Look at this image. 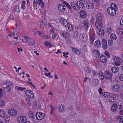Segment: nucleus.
Masks as SVG:
<instances>
[{
  "label": "nucleus",
  "mask_w": 123,
  "mask_h": 123,
  "mask_svg": "<svg viewBox=\"0 0 123 123\" xmlns=\"http://www.w3.org/2000/svg\"><path fill=\"white\" fill-rule=\"evenodd\" d=\"M63 3V4L65 5L67 7L68 9H71L72 8V7L70 6V5L67 2L64 1Z\"/></svg>",
  "instance_id": "29"
},
{
  "label": "nucleus",
  "mask_w": 123,
  "mask_h": 123,
  "mask_svg": "<svg viewBox=\"0 0 123 123\" xmlns=\"http://www.w3.org/2000/svg\"><path fill=\"white\" fill-rule=\"evenodd\" d=\"M70 4L74 9L75 10H77L78 9V7L77 6L76 3V4L74 2H70Z\"/></svg>",
  "instance_id": "20"
},
{
  "label": "nucleus",
  "mask_w": 123,
  "mask_h": 123,
  "mask_svg": "<svg viewBox=\"0 0 123 123\" xmlns=\"http://www.w3.org/2000/svg\"><path fill=\"white\" fill-rule=\"evenodd\" d=\"M113 5V3H111V7L110 9V10H115L114 7L112 6V5Z\"/></svg>",
  "instance_id": "60"
},
{
  "label": "nucleus",
  "mask_w": 123,
  "mask_h": 123,
  "mask_svg": "<svg viewBox=\"0 0 123 123\" xmlns=\"http://www.w3.org/2000/svg\"><path fill=\"white\" fill-rule=\"evenodd\" d=\"M15 35V33L13 32L12 33H10L9 35H8V36L11 37V36H13Z\"/></svg>",
  "instance_id": "49"
},
{
  "label": "nucleus",
  "mask_w": 123,
  "mask_h": 123,
  "mask_svg": "<svg viewBox=\"0 0 123 123\" xmlns=\"http://www.w3.org/2000/svg\"><path fill=\"white\" fill-rule=\"evenodd\" d=\"M67 27H68V29L70 31H72L73 29V27L72 25L69 23L68 24V26H67Z\"/></svg>",
  "instance_id": "31"
},
{
  "label": "nucleus",
  "mask_w": 123,
  "mask_h": 123,
  "mask_svg": "<svg viewBox=\"0 0 123 123\" xmlns=\"http://www.w3.org/2000/svg\"><path fill=\"white\" fill-rule=\"evenodd\" d=\"M102 18L99 17L96 19L95 23L96 28L98 29L101 28L103 26V23L101 20Z\"/></svg>",
  "instance_id": "2"
},
{
  "label": "nucleus",
  "mask_w": 123,
  "mask_h": 123,
  "mask_svg": "<svg viewBox=\"0 0 123 123\" xmlns=\"http://www.w3.org/2000/svg\"><path fill=\"white\" fill-rule=\"evenodd\" d=\"M5 116L4 111L2 110H0V117L3 118Z\"/></svg>",
  "instance_id": "32"
},
{
  "label": "nucleus",
  "mask_w": 123,
  "mask_h": 123,
  "mask_svg": "<svg viewBox=\"0 0 123 123\" xmlns=\"http://www.w3.org/2000/svg\"><path fill=\"white\" fill-rule=\"evenodd\" d=\"M94 20L93 18H92L90 20V23L92 25H93L94 24Z\"/></svg>",
  "instance_id": "51"
},
{
  "label": "nucleus",
  "mask_w": 123,
  "mask_h": 123,
  "mask_svg": "<svg viewBox=\"0 0 123 123\" xmlns=\"http://www.w3.org/2000/svg\"><path fill=\"white\" fill-rule=\"evenodd\" d=\"M82 38L83 39L82 41L84 43L86 42L87 39V35L85 33H83L82 34Z\"/></svg>",
  "instance_id": "18"
},
{
  "label": "nucleus",
  "mask_w": 123,
  "mask_h": 123,
  "mask_svg": "<svg viewBox=\"0 0 123 123\" xmlns=\"http://www.w3.org/2000/svg\"><path fill=\"white\" fill-rule=\"evenodd\" d=\"M14 18V16L12 15H10L8 18L10 20H13Z\"/></svg>",
  "instance_id": "52"
},
{
  "label": "nucleus",
  "mask_w": 123,
  "mask_h": 123,
  "mask_svg": "<svg viewBox=\"0 0 123 123\" xmlns=\"http://www.w3.org/2000/svg\"><path fill=\"white\" fill-rule=\"evenodd\" d=\"M113 7L114 8L115 10L117 11V5L115 4H113Z\"/></svg>",
  "instance_id": "53"
},
{
  "label": "nucleus",
  "mask_w": 123,
  "mask_h": 123,
  "mask_svg": "<svg viewBox=\"0 0 123 123\" xmlns=\"http://www.w3.org/2000/svg\"><path fill=\"white\" fill-rule=\"evenodd\" d=\"M77 6L79 8H83L84 7V5L82 2L80 1H78L76 2Z\"/></svg>",
  "instance_id": "16"
},
{
  "label": "nucleus",
  "mask_w": 123,
  "mask_h": 123,
  "mask_svg": "<svg viewBox=\"0 0 123 123\" xmlns=\"http://www.w3.org/2000/svg\"><path fill=\"white\" fill-rule=\"evenodd\" d=\"M120 80L122 81H123V74L119 76Z\"/></svg>",
  "instance_id": "55"
},
{
  "label": "nucleus",
  "mask_w": 123,
  "mask_h": 123,
  "mask_svg": "<svg viewBox=\"0 0 123 123\" xmlns=\"http://www.w3.org/2000/svg\"><path fill=\"white\" fill-rule=\"evenodd\" d=\"M50 73L49 72L48 73H45L44 74L46 76H47L48 77L51 78L52 77L50 76Z\"/></svg>",
  "instance_id": "47"
},
{
  "label": "nucleus",
  "mask_w": 123,
  "mask_h": 123,
  "mask_svg": "<svg viewBox=\"0 0 123 123\" xmlns=\"http://www.w3.org/2000/svg\"><path fill=\"white\" fill-rule=\"evenodd\" d=\"M102 94L103 96L106 97H108V94H109V96L110 95L108 93V92H103V93H102Z\"/></svg>",
  "instance_id": "40"
},
{
  "label": "nucleus",
  "mask_w": 123,
  "mask_h": 123,
  "mask_svg": "<svg viewBox=\"0 0 123 123\" xmlns=\"http://www.w3.org/2000/svg\"><path fill=\"white\" fill-rule=\"evenodd\" d=\"M84 24L83 26L84 27V28L86 30H87L88 28V26L87 23L86 21H84L83 22Z\"/></svg>",
  "instance_id": "35"
},
{
  "label": "nucleus",
  "mask_w": 123,
  "mask_h": 123,
  "mask_svg": "<svg viewBox=\"0 0 123 123\" xmlns=\"http://www.w3.org/2000/svg\"><path fill=\"white\" fill-rule=\"evenodd\" d=\"M2 93V89L1 88L0 89V98H1L3 96Z\"/></svg>",
  "instance_id": "54"
},
{
  "label": "nucleus",
  "mask_w": 123,
  "mask_h": 123,
  "mask_svg": "<svg viewBox=\"0 0 123 123\" xmlns=\"http://www.w3.org/2000/svg\"><path fill=\"white\" fill-rule=\"evenodd\" d=\"M44 23L43 22V21L41 20L40 22V25L41 27V28H42L43 29L44 28Z\"/></svg>",
  "instance_id": "43"
},
{
  "label": "nucleus",
  "mask_w": 123,
  "mask_h": 123,
  "mask_svg": "<svg viewBox=\"0 0 123 123\" xmlns=\"http://www.w3.org/2000/svg\"><path fill=\"white\" fill-rule=\"evenodd\" d=\"M98 33L99 36L102 37L105 34L104 30H103L100 29L98 31Z\"/></svg>",
  "instance_id": "22"
},
{
  "label": "nucleus",
  "mask_w": 123,
  "mask_h": 123,
  "mask_svg": "<svg viewBox=\"0 0 123 123\" xmlns=\"http://www.w3.org/2000/svg\"><path fill=\"white\" fill-rule=\"evenodd\" d=\"M5 104L4 102L2 101L0 102V106H4Z\"/></svg>",
  "instance_id": "59"
},
{
  "label": "nucleus",
  "mask_w": 123,
  "mask_h": 123,
  "mask_svg": "<svg viewBox=\"0 0 123 123\" xmlns=\"http://www.w3.org/2000/svg\"><path fill=\"white\" fill-rule=\"evenodd\" d=\"M108 43L109 46H111L113 44V40H112V39H111V40H109L108 41Z\"/></svg>",
  "instance_id": "44"
},
{
  "label": "nucleus",
  "mask_w": 123,
  "mask_h": 123,
  "mask_svg": "<svg viewBox=\"0 0 123 123\" xmlns=\"http://www.w3.org/2000/svg\"><path fill=\"white\" fill-rule=\"evenodd\" d=\"M100 94H101L102 91V88H100L98 90Z\"/></svg>",
  "instance_id": "64"
},
{
  "label": "nucleus",
  "mask_w": 123,
  "mask_h": 123,
  "mask_svg": "<svg viewBox=\"0 0 123 123\" xmlns=\"http://www.w3.org/2000/svg\"><path fill=\"white\" fill-rule=\"evenodd\" d=\"M58 9L60 11L63 12L66 9V7L63 5L62 4H60L58 6Z\"/></svg>",
  "instance_id": "11"
},
{
  "label": "nucleus",
  "mask_w": 123,
  "mask_h": 123,
  "mask_svg": "<svg viewBox=\"0 0 123 123\" xmlns=\"http://www.w3.org/2000/svg\"><path fill=\"white\" fill-rule=\"evenodd\" d=\"M10 120V118L9 116H6L4 117V120L6 123H8Z\"/></svg>",
  "instance_id": "24"
},
{
  "label": "nucleus",
  "mask_w": 123,
  "mask_h": 123,
  "mask_svg": "<svg viewBox=\"0 0 123 123\" xmlns=\"http://www.w3.org/2000/svg\"><path fill=\"white\" fill-rule=\"evenodd\" d=\"M116 97L114 94H112L109 98V100L111 102H114L116 100Z\"/></svg>",
  "instance_id": "12"
},
{
  "label": "nucleus",
  "mask_w": 123,
  "mask_h": 123,
  "mask_svg": "<svg viewBox=\"0 0 123 123\" xmlns=\"http://www.w3.org/2000/svg\"><path fill=\"white\" fill-rule=\"evenodd\" d=\"M102 46L104 49H106L107 47V40L105 39H103L102 41Z\"/></svg>",
  "instance_id": "10"
},
{
  "label": "nucleus",
  "mask_w": 123,
  "mask_h": 123,
  "mask_svg": "<svg viewBox=\"0 0 123 123\" xmlns=\"http://www.w3.org/2000/svg\"><path fill=\"white\" fill-rule=\"evenodd\" d=\"M18 51L19 52H20V51L22 52L23 51V49L22 48L20 49L18 48H17Z\"/></svg>",
  "instance_id": "62"
},
{
  "label": "nucleus",
  "mask_w": 123,
  "mask_h": 123,
  "mask_svg": "<svg viewBox=\"0 0 123 123\" xmlns=\"http://www.w3.org/2000/svg\"><path fill=\"white\" fill-rule=\"evenodd\" d=\"M107 10L108 13L110 15L112 16H114L116 15V11L117 10H110L109 7L108 8Z\"/></svg>",
  "instance_id": "9"
},
{
  "label": "nucleus",
  "mask_w": 123,
  "mask_h": 123,
  "mask_svg": "<svg viewBox=\"0 0 123 123\" xmlns=\"http://www.w3.org/2000/svg\"><path fill=\"white\" fill-rule=\"evenodd\" d=\"M100 61L103 63H105L107 61L106 57L104 55H101L100 58Z\"/></svg>",
  "instance_id": "13"
},
{
  "label": "nucleus",
  "mask_w": 123,
  "mask_h": 123,
  "mask_svg": "<svg viewBox=\"0 0 123 123\" xmlns=\"http://www.w3.org/2000/svg\"><path fill=\"white\" fill-rule=\"evenodd\" d=\"M110 38L112 39L113 40H115L117 38V37L114 34H112L110 36Z\"/></svg>",
  "instance_id": "39"
},
{
  "label": "nucleus",
  "mask_w": 123,
  "mask_h": 123,
  "mask_svg": "<svg viewBox=\"0 0 123 123\" xmlns=\"http://www.w3.org/2000/svg\"><path fill=\"white\" fill-rule=\"evenodd\" d=\"M113 74L110 71L106 70L104 72L105 79L106 80H109L110 82H112V79Z\"/></svg>",
  "instance_id": "1"
},
{
  "label": "nucleus",
  "mask_w": 123,
  "mask_h": 123,
  "mask_svg": "<svg viewBox=\"0 0 123 123\" xmlns=\"http://www.w3.org/2000/svg\"><path fill=\"white\" fill-rule=\"evenodd\" d=\"M113 60L114 62V64L117 66H119L123 62V61L120 58L118 57L115 56L114 57Z\"/></svg>",
  "instance_id": "4"
},
{
  "label": "nucleus",
  "mask_w": 123,
  "mask_h": 123,
  "mask_svg": "<svg viewBox=\"0 0 123 123\" xmlns=\"http://www.w3.org/2000/svg\"><path fill=\"white\" fill-rule=\"evenodd\" d=\"M80 16L82 18H84L86 17V12L84 10H81L80 11Z\"/></svg>",
  "instance_id": "15"
},
{
  "label": "nucleus",
  "mask_w": 123,
  "mask_h": 123,
  "mask_svg": "<svg viewBox=\"0 0 123 123\" xmlns=\"http://www.w3.org/2000/svg\"><path fill=\"white\" fill-rule=\"evenodd\" d=\"M65 106L64 105H61L59 106L58 109L59 111L61 112H64L65 110Z\"/></svg>",
  "instance_id": "17"
},
{
  "label": "nucleus",
  "mask_w": 123,
  "mask_h": 123,
  "mask_svg": "<svg viewBox=\"0 0 123 123\" xmlns=\"http://www.w3.org/2000/svg\"><path fill=\"white\" fill-rule=\"evenodd\" d=\"M120 24L122 27H123V19H121L120 21Z\"/></svg>",
  "instance_id": "57"
},
{
  "label": "nucleus",
  "mask_w": 123,
  "mask_h": 123,
  "mask_svg": "<svg viewBox=\"0 0 123 123\" xmlns=\"http://www.w3.org/2000/svg\"><path fill=\"white\" fill-rule=\"evenodd\" d=\"M18 89L20 90L21 91H23L24 90L26 89V88H22L21 87H18Z\"/></svg>",
  "instance_id": "50"
},
{
  "label": "nucleus",
  "mask_w": 123,
  "mask_h": 123,
  "mask_svg": "<svg viewBox=\"0 0 123 123\" xmlns=\"http://www.w3.org/2000/svg\"><path fill=\"white\" fill-rule=\"evenodd\" d=\"M4 90L5 91V92H8L11 91V88L9 86H7L4 88Z\"/></svg>",
  "instance_id": "34"
},
{
  "label": "nucleus",
  "mask_w": 123,
  "mask_h": 123,
  "mask_svg": "<svg viewBox=\"0 0 123 123\" xmlns=\"http://www.w3.org/2000/svg\"><path fill=\"white\" fill-rule=\"evenodd\" d=\"M72 51L75 54L78 55H80V51L77 49L74 48H72Z\"/></svg>",
  "instance_id": "21"
},
{
  "label": "nucleus",
  "mask_w": 123,
  "mask_h": 123,
  "mask_svg": "<svg viewBox=\"0 0 123 123\" xmlns=\"http://www.w3.org/2000/svg\"><path fill=\"white\" fill-rule=\"evenodd\" d=\"M61 34L62 36L65 37V38H68L70 37V34H68L67 32H65V31H62Z\"/></svg>",
  "instance_id": "14"
},
{
  "label": "nucleus",
  "mask_w": 123,
  "mask_h": 123,
  "mask_svg": "<svg viewBox=\"0 0 123 123\" xmlns=\"http://www.w3.org/2000/svg\"><path fill=\"white\" fill-rule=\"evenodd\" d=\"M117 119L118 120L123 121V116H119L117 117Z\"/></svg>",
  "instance_id": "41"
},
{
  "label": "nucleus",
  "mask_w": 123,
  "mask_h": 123,
  "mask_svg": "<svg viewBox=\"0 0 123 123\" xmlns=\"http://www.w3.org/2000/svg\"><path fill=\"white\" fill-rule=\"evenodd\" d=\"M26 2L25 0H23V1L21 3V9L22 10L24 9L25 8V3Z\"/></svg>",
  "instance_id": "28"
},
{
  "label": "nucleus",
  "mask_w": 123,
  "mask_h": 123,
  "mask_svg": "<svg viewBox=\"0 0 123 123\" xmlns=\"http://www.w3.org/2000/svg\"><path fill=\"white\" fill-rule=\"evenodd\" d=\"M98 73H99V75L101 77L100 78L101 80H103L104 78H105L104 73V74L101 71H99Z\"/></svg>",
  "instance_id": "25"
},
{
  "label": "nucleus",
  "mask_w": 123,
  "mask_h": 123,
  "mask_svg": "<svg viewBox=\"0 0 123 123\" xmlns=\"http://www.w3.org/2000/svg\"><path fill=\"white\" fill-rule=\"evenodd\" d=\"M25 94L28 98H30L31 99L34 97L33 93L32 91L30 90H27L25 92Z\"/></svg>",
  "instance_id": "6"
},
{
  "label": "nucleus",
  "mask_w": 123,
  "mask_h": 123,
  "mask_svg": "<svg viewBox=\"0 0 123 123\" xmlns=\"http://www.w3.org/2000/svg\"><path fill=\"white\" fill-rule=\"evenodd\" d=\"M33 6L35 7H36L37 6V2H33Z\"/></svg>",
  "instance_id": "61"
},
{
  "label": "nucleus",
  "mask_w": 123,
  "mask_h": 123,
  "mask_svg": "<svg viewBox=\"0 0 123 123\" xmlns=\"http://www.w3.org/2000/svg\"><path fill=\"white\" fill-rule=\"evenodd\" d=\"M29 117L31 118H33V114L31 111H29V113L28 114Z\"/></svg>",
  "instance_id": "42"
},
{
  "label": "nucleus",
  "mask_w": 123,
  "mask_h": 123,
  "mask_svg": "<svg viewBox=\"0 0 123 123\" xmlns=\"http://www.w3.org/2000/svg\"><path fill=\"white\" fill-rule=\"evenodd\" d=\"M94 45L95 46L98 47V48H99L101 46V43L100 41L98 40L96 41L95 42Z\"/></svg>",
  "instance_id": "27"
},
{
  "label": "nucleus",
  "mask_w": 123,
  "mask_h": 123,
  "mask_svg": "<svg viewBox=\"0 0 123 123\" xmlns=\"http://www.w3.org/2000/svg\"><path fill=\"white\" fill-rule=\"evenodd\" d=\"M64 20V22H63V23H62V25H63L65 27H67V26H68V23L67 22L66 20Z\"/></svg>",
  "instance_id": "36"
},
{
  "label": "nucleus",
  "mask_w": 123,
  "mask_h": 123,
  "mask_svg": "<svg viewBox=\"0 0 123 123\" xmlns=\"http://www.w3.org/2000/svg\"><path fill=\"white\" fill-rule=\"evenodd\" d=\"M105 55L108 58L110 57V55L109 52L107 51H105L104 52Z\"/></svg>",
  "instance_id": "45"
},
{
  "label": "nucleus",
  "mask_w": 123,
  "mask_h": 123,
  "mask_svg": "<svg viewBox=\"0 0 123 123\" xmlns=\"http://www.w3.org/2000/svg\"><path fill=\"white\" fill-rule=\"evenodd\" d=\"M93 83H94L95 85L96 86L98 84V81L97 79H95L94 80Z\"/></svg>",
  "instance_id": "46"
},
{
  "label": "nucleus",
  "mask_w": 123,
  "mask_h": 123,
  "mask_svg": "<svg viewBox=\"0 0 123 123\" xmlns=\"http://www.w3.org/2000/svg\"><path fill=\"white\" fill-rule=\"evenodd\" d=\"M44 116V114L40 112H37L36 114V118L38 120H41L43 119Z\"/></svg>",
  "instance_id": "3"
},
{
  "label": "nucleus",
  "mask_w": 123,
  "mask_h": 123,
  "mask_svg": "<svg viewBox=\"0 0 123 123\" xmlns=\"http://www.w3.org/2000/svg\"><path fill=\"white\" fill-rule=\"evenodd\" d=\"M86 7L89 9H92L94 7V5L93 2L92 1L88 0L86 1Z\"/></svg>",
  "instance_id": "5"
},
{
  "label": "nucleus",
  "mask_w": 123,
  "mask_h": 123,
  "mask_svg": "<svg viewBox=\"0 0 123 123\" xmlns=\"http://www.w3.org/2000/svg\"><path fill=\"white\" fill-rule=\"evenodd\" d=\"M65 20V19H63L62 18H60L59 19V21L61 23V24L62 25V23H63V22H64V20Z\"/></svg>",
  "instance_id": "56"
},
{
  "label": "nucleus",
  "mask_w": 123,
  "mask_h": 123,
  "mask_svg": "<svg viewBox=\"0 0 123 123\" xmlns=\"http://www.w3.org/2000/svg\"><path fill=\"white\" fill-rule=\"evenodd\" d=\"M111 70L113 73H116L118 71L119 69L117 67H112L111 68Z\"/></svg>",
  "instance_id": "23"
},
{
  "label": "nucleus",
  "mask_w": 123,
  "mask_h": 123,
  "mask_svg": "<svg viewBox=\"0 0 123 123\" xmlns=\"http://www.w3.org/2000/svg\"><path fill=\"white\" fill-rule=\"evenodd\" d=\"M49 42L48 41H46L44 43V44L47 46H48V45H49Z\"/></svg>",
  "instance_id": "63"
},
{
  "label": "nucleus",
  "mask_w": 123,
  "mask_h": 123,
  "mask_svg": "<svg viewBox=\"0 0 123 123\" xmlns=\"http://www.w3.org/2000/svg\"><path fill=\"white\" fill-rule=\"evenodd\" d=\"M26 117L25 116H21L19 117L17 119L18 122L19 123H23L26 120Z\"/></svg>",
  "instance_id": "7"
},
{
  "label": "nucleus",
  "mask_w": 123,
  "mask_h": 123,
  "mask_svg": "<svg viewBox=\"0 0 123 123\" xmlns=\"http://www.w3.org/2000/svg\"><path fill=\"white\" fill-rule=\"evenodd\" d=\"M27 42L29 43L30 44H32V45H34L35 43V41L33 39L30 38H28Z\"/></svg>",
  "instance_id": "26"
},
{
  "label": "nucleus",
  "mask_w": 123,
  "mask_h": 123,
  "mask_svg": "<svg viewBox=\"0 0 123 123\" xmlns=\"http://www.w3.org/2000/svg\"><path fill=\"white\" fill-rule=\"evenodd\" d=\"M84 69L88 73H90L91 72V69L89 67H86Z\"/></svg>",
  "instance_id": "38"
},
{
  "label": "nucleus",
  "mask_w": 123,
  "mask_h": 123,
  "mask_svg": "<svg viewBox=\"0 0 123 123\" xmlns=\"http://www.w3.org/2000/svg\"><path fill=\"white\" fill-rule=\"evenodd\" d=\"M8 113L9 114L12 116H14L17 114L16 111L14 109H11L8 111Z\"/></svg>",
  "instance_id": "8"
},
{
  "label": "nucleus",
  "mask_w": 123,
  "mask_h": 123,
  "mask_svg": "<svg viewBox=\"0 0 123 123\" xmlns=\"http://www.w3.org/2000/svg\"><path fill=\"white\" fill-rule=\"evenodd\" d=\"M119 86L118 85L115 84L112 87L113 90L117 92L119 90Z\"/></svg>",
  "instance_id": "19"
},
{
  "label": "nucleus",
  "mask_w": 123,
  "mask_h": 123,
  "mask_svg": "<svg viewBox=\"0 0 123 123\" xmlns=\"http://www.w3.org/2000/svg\"><path fill=\"white\" fill-rule=\"evenodd\" d=\"M113 107H114V109H113L112 111L113 112H114L116 111L117 110V104H113Z\"/></svg>",
  "instance_id": "37"
},
{
  "label": "nucleus",
  "mask_w": 123,
  "mask_h": 123,
  "mask_svg": "<svg viewBox=\"0 0 123 123\" xmlns=\"http://www.w3.org/2000/svg\"><path fill=\"white\" fill-rule=\"evenodd\" d=\"M95 39L94 36L93 35H92L90 38V43L91 45L93 44V42Z\"/></svg>",
  "instance_id": "30"
},
{
  "label": "nucleus",
  "mask_w": 123,
  "mask_h": 123,
  "mask_svg": "<svg viewBox=\"0 0 123 123\" xmlns=\"http://www.w3.org/2000/svg\"><path fill=\"white\" fill-rule=\"evenodd\" d=\"M42 1V0H37V4L39 6Z\"/></svg>",
  "instance_id": "58"
},
{
  "label": "nucleus",
  "mask_w": 123,
  "mask_h": 123,
  "mask_svg": "<svg viewBox=\"0 0 123 123\" xmlns=\"http://www.w3.org/2000/svg\"><path fill=\"white\" fill-rule=\"evenodd\" d=\"M117 33L120 34H123V29L122 28H119L117 30Z\"/></svg>",
  "instance_id": "33"
},
{
  "label": "nucleus",
  "mask_w": 123,
  "mask_h": 123,
  "mask_svg": "<svg viewBox=\"0 0 123 123\" xmlns=\"http://www.w3.org/2000/svg\"><path fill=\"white\" fill-rule=\"evenodd\" d=\"M93 72V74L94 76H96V75L98 76V75L99 74L98 73H97L94 70L92 71Z\"/></svg>",
  "instance_id": "48"
}]
</instances>
